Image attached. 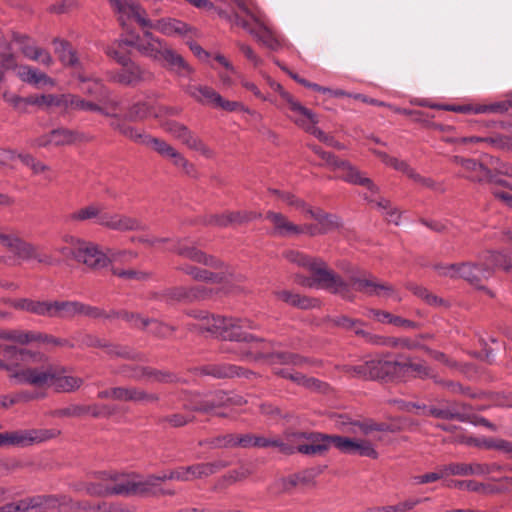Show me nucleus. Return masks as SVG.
<instances>
[{"mask_svg": "<svg viewBox=\"0 0 512 512\" xmlns=\"http://www.w3.org/2000/svg\"><path fill=\"white\" fill-rule=\"evenodd\" d=\"M277 297L282 301L286 302L289 305L301 308L308 309L313 306V300L307 297H302L299 294H294L288 290L278 291L276 293Z\"/></svg>", "mask_w": 512, "mask_h": 512, "instance_id": "47", "label": "nucleus"}, {"mask_svg": "<svg viewBox=\"0 0 512 512\" xmlns=\"http://www.w3.org/2000/svg\"><path fill=\"white\" fill-rule=\"evenodd\" d=\"M266 219L273 224V234L278 237H290L304 232L301 226L290 222L281 213L269 211L266 213Z\"/></svg>", "mask_w": 512, "mask_h": 512, "instance_id": "31", "label": "nucleus"}, {"mask_svg": "<svg viewBox=\"0 0 512 512\" xmlns=\"http://www.w3.org/2000/svg\"><path fill=\"white\" fill-rule=\"evenodd\" d=\"M0 245L7 248L17 258L30 261L36 260L38 263L47 265L54 264V259L45 253H42L35 245L25 242L19 237L0 232Z\"/></svg>", "mask_w": 512, "mask_h": 512, "instance_id": "9", "label": "nucleus"}, {"mask_svg": "<svg viewBox=\"0 0 512 512\" xmlns=\"http://www.w3.org/2000/svg\"><path fill=\"white\" fill-rule=\"evenodd\" d=\"M55 505L56 500L53 497L36 496L5 504L0 507V512H34L33 509Z\"/></svg>", "mask_w": 512, "mask_h": 512, "instance_id": "25", "label": "nucleus"}, {"mask_svg": "<svg viewBox=\"0 0 512 512\" xmlns=\"http://www.w3.org/2000/svg\"><path fill=\"white\" fill-rule=\"evenodd\" d=\"M162 61L166 64V68L180 78L190 79L194 73V69L185 61V59L177 52L171 49H162Z\"/></svg>", "mask_w": 512, "mask_h": 512, "instance_id": "28", "label": "nucleus"}, {"mask_svg": "<svg viewBox=\"0 0 512 512\" xmlns=\"http://www.w3.org/2000/svg\"><path fill=\"white\" fill-rule=\"evenodd\" d=\"M451 161L463 168L464 173L461 175L466 179L473 182H484L494 181L491 170L488 169L484 164L478 162L472 158H464L462 156L455 155L451 158Z\"/></svg>", "mask_w": 512, "mask_h": 512, "instance_id": "19", "label": "nucleus"}, {"mask_svg": "<svg viewBox=\"0 0 512 512\" xmlns=\"http://www.w3.org/2000/svg\"><path fill=\"white\" fill-rule=\"evenodd\" d=\"M18 75L22 81L34 85L36 87L53 85L54 81L45 73L30 66H21Z\"/></svg>", "mask_w": 512, "mask_h": 512, "instance_id": "39", "label": "nucleus"}, {"mask_svg": "<svg viewBox=\"0 0 512 512\" xmlns=\"http://www.w3.org/2000/svg\"><path fill=\"white\" fill-rule=\"evenodd\" d=\"M201 375L212 376L217 379L231 378L234 376H243L249 378L253 375L252 371L245 370L242 367L228 363H211L199 367Z\"/></svg>", "mask_w": 512, "mask_h": 512, "instance_id": "24", "label": "nucleus"}, {"mask_svg": "<svg viewBox=\"0 0 512 512\" xmlns=\"http://www.w3.org/2000/svg\"><path fill=\"white\" fill-rule=\"evenodd\" d=\"M18 367V360H14L12 369L9 371V378L14 380L16 384H29L36 387H42L46 385L45 369H18Z\"/></svg>", "mask_w": 512, "mask_h": 512, "instance_id": "23", "label": "nucleus"}, {"mask_svg": "<svg viewBox=\"0 0 512 512\" xmlns=\"http://www.w3.org/2000/svg\"><path fill=\"white\" fill-rule=\"evenodd\" d=\"M151 78L152 74L150 72L141 69L133 61L121 65L119 70L110 74V79L113 82L124 86H136L141 82L149 81Z\"/></svg>", "mask_w": 512, "mask_h": 512, "instance_id": "17", "label": "nucleus"}, {"mask_svg": "<svg viewBox=\"0 0 512 512\" xmlns=\"http://www.w3.org/2000/svg\"><path fill=\"white\" fill-rule=\"evenodd\" d=\"M154 115L157 117L155 108L147 101L137 102L133 104L127 113V117L130 120H140L148 116Z\"/></svg>", "mask_w": 512, "mask_h": 512, "instance_id": "48", "label": "nucleus"}, {"mask_svg": "<svg viewBox=\"0 0 512 512\" xmlns=\"http://www.w3.org/2000/svg\"><path fill=\"white\" fill-rule=\"evenodd\" d=\"M230 395L225 391H215L205 395L184 393L181 398V407L187 411L200 413H213L220 407H228Z\"/></svg>", "mask_w": 512, "mask_h": 512, "instance_id": "8", "label": "nucleus"}, {"mask_svg": "<svg viewBox=\"0 0 512 512\" xmlns=\"http://www.w3.org/2000/svg\"><path fill=\"white\" fill-rule=\"evenodd\" d=\"M465 407L466 406L462 403L441 400L439 401V406L427 407L426 416L443 420L467 422L468 415L464 412Z\"/></svg>", "mask_w": 512, "mask_h": 512, "instance_id": "20", "label": "nucleus"}, {"mask_svg": "<svg viewBox=\"0 0 512 512\" xmlns=\"http://www.w3.org/2000/svg\"><path fill=\"white\" fill-rule=\"evenodd\" d=\"M294 122L307 132L311 133L313 136L318 138L320 141L324 142L328 146H331L336 149H344V146L335 140L332 136L325 134L320 128L314 126L315 123H311L308 120L303 118H295Z\"/></svg>", "mask_w": 512, "mask_h": 512, "instance_id": "41", "label": "nucleus"}, {"mask_svg": "<svg viewBox=\"0 0 512 512\" xmlns=\"http://www.w3.org/2000/svg\"><path fill=\"white\" fill-rule=\"evenodd\" d=\"M103 349L106 350L107 355L111 358L118 357L140 362L144 361V355L142 353L126 345L114 344L106 341V346H104Z\"/></svg>", "mask_w": 512, "mask_h": 512, "instance_id": "40", "label": "nucleus"}, {"mask_svg": "<svg viewBox=\"0 0 512 512\" xmlns=\"http://www.w3.org/2000/svg\"><path fill=\"white\" fill-rule=\"evenodd\" d=\"M305 213L318 222L319 227L325 234L339 228L341 225L337 215L326 213L322 209H312L308 207Z\"/></svg>", "mask_w": 512, "mask_h": 512, "instance_id": "37", "label": "nucleus"}, {"mask_svg": "<svg viewBox=\"0 0 512 512\" xmlns=\"http://www.w3.org/2000/svg\"><path fill=\"white\" fill-rule=\"evenodd\" d=\"M52 144L56 146L71 144L75 141V133L69 129L60 128L50 132Z\"/></svg>", "mask_w": 512, "mask_h": 512, "instance_id": "58", "label": "nucleus"}, {"mask_svg": "<svg viewBox=\"0 0 512 512\" xmlns=\"http://www.w3.org/2000/svg\"><path fill=\"white\" fill-rule=\"evenodd\" d=\"M325 164L332 169H340L343 171L341 179L349 184L360 185L368 188L372 192L377 191V187L374 182L365 177L355 166L350 162L339 159L335 154L329 153L325 158Z\"/></svg>", "mask_w": 512, "mask_h": 512, "instance_id": "13", "label": "nucleus"}, {"mask_svg": "<svg viewBox=\"0 0 512 512\" xmlns=\"http://www.w3.org/2000/svg\"><path fill=\"white\" fill-rule=\"evenodd\" d=\"M180 254L187 259L202 263L206 266L218 267L220 265L219 260L215 259L213 256L206 255L195 247H184L180 250Z\"/></svg>", "mask_w": 512, "mask_h": 512, "instance_id": "46", "label": "nucleus"}, {"mask_svg": "<svg viewBox=\"0 0 512 512\" xmlns=\"http://www.w3.org/2000/svg\"><path fill=\"white\" fill-rule=\"evenodd\" d=\"M190 31V27L176 19H162V34L166 35H186Z\"/></svg>", "mask_w": 512, "mask_h": 512, "instance_id": "53", "label": "nucleus"}, {"mask_svg": "<svg viewBox=\"0 0 512 512\" xmlns=\"http://www.w3.org/2000/svg\"><path fill=\"white\" fill-rule=\"evenodd\" d=\"M119 318L130 323L132 327L139 329H145L150 323L154 322L151 318L142 317L140 314L131 313L126 310L120 311Z\"/></svg>", "mask_w": 512, "mask_h": 512, "instance_id": "57", "label": "nucleus"}, {"mask_svg": "<svg viewBox=\"0 0 512 512\" xmlns=\"http://www.w3.org/2000/svg\"><path fill=\"white\" fill-rule=\"evenodd\" d=\"M162 129L189 149L195 150L206 157L212 156V151L208 146L184 124L172 120L162 121Z\"/></svg>", "mask_w": 512, "mask_h": 512, "instance_id": "11", "label": "nucleus"}, {"mask_svg": "<svg viewBox=\"0 0 512 512\" xmlns=\"http://www.w3.org/2000/svg\"><path fill=\"white\" fill-rule=\"evenodd\" d=\"M391 348H402L407 350H423L424 344L418 339H411L409 337H391Z\"/></svg>", "mask_w": 512, "mask_h": 512, "instance_id": "60", "label": "nucleus"}, {"mask_svg": "<svg viewBox=\"0 0 512 512\" xmlns=\"http://www.w3.org/2000/svg\"><path fill=\"white\" fill-rule=\"evenodd\" d=\"M347 283L350 286V292H352L353 287L356 291L361 292L367 296H385L396 301L401 300V297L391 285L377 282L371 274H352L349 277V282ZM351 294L354 295L353 293ZM354 299L355 296H353V300Z\"/></svg>", "mask_w": 512, "mask_h": 512, "instance_id": "10", "label": "nucleus"}, {"mask_svg": "<svg viewBox=\"0 0 512 512\" xmlns=\"http://www.w3.org/2000/svg\"><path fill=\"white\" fill-rule=\"evenodd\" d=\"M46 392H38V391H20L11 395L10 403L15 405L17 403H27L37 399H43L46 397Z\"/></svg>", "mask_w": 512, "mask_h": 512, "instance_id": "62", "label": "nucleus"}, {"mask_svg": "<svg viewBox=\"0 0 512 512\" xmlns=\"http://www.w3.org/2000/svg\"><path fill=\"white\" fill-rule=\"evenodd\" d=\"M13 41L19 45L23 55L31 60L39 61L45 66H50L53 62L52 57L48 51L34 45L32 39L24 34L13 33Z\"/></svg>", "mask_w": 512, "mask_h": 512, "instance_id": "22", "label": "nucleus"}, {"mask_svg": "<svg viewBox=\"0 0 512 512\" xmlns=\"http://www.w3.org/2000/svg\"><path fill=\"white\" fill-rule=\"evenodd\" d=\"M369 380H396L395 360L373 359L368 361Z\"/></svg>", "mask_w": 512, "mask_h": 512, "instance_id": "33", "label": "nucleus"}, {"mask_svg": "<svg viewBox=\"0 0 512 512\" xmlns=\"http://www.w3.org/2000/svg\"><path fill=\"white\" fill-rule=\"evenodd\" d=\"M284 258L299 267L312 273V280L317 287L326 289L333 294L340 295L344 300L352 302L353 295L350 286L341 276L327 269L326 263L317 257H310L298 250H287Z\"/></svg>", "mask_w": 512, "mask_h": 512, "instance_id": "3", "label": "nucleus"}, {"mask_svg": "<svg viewBox=\"0 0 512 512\" xmlns=\"http://www.w3.org/2000/svg\"><path fill=\"white\" fill-rule=\"evenodd\" d=\"M338 435H326L321 433H309V437L307 440L310 442L309 444H298L297 452L306 454V455H317L322 454L328 450L330 446L335 447L334 439L337 438Z\"/></svg>", "mask_w": 512, "mask_h": 512, "instance_id": "26", "label": "nucleus"}, {"mask_svg": "<svg viewBox=\"0 0 512 512\" xmlns=\"http://www.w3.org/2000/svg\"><path fill=\"white\" fill-rule=\"evenodd\" d=\"M435 268L441 276L462 278L493 296L489 289L479 286V284L490 278L495 268H501L512 273V258L502 251H490L483 264L464 262L461 264L437 265Z\"/></svg>", "mask_w": 512, "mask_h": 512, "instance_id": "2", "label": "nucleus"}, {"mask_svg": "<svg viewBox=\"0 0 512 512\" xmlns=\"http://www.w3.org/2000/svg\"><path fill=\"white\" fill-rule=\"evenodd\" d=\"M111 272L113 275L124 279V280H136V281H144L146 280L149 275L142 271H137L134 269H119L112 267Z\"/></svg>", "mask_w": 512, "mask_h": 512, "instance_id": "61", "label": "nucleus"}, {"mask_svg": "<svg viewBox=\"0 0 512 512\" xmlns=\"http://www.w3.org/2000/svg\"><path fill=\"white\" fill-rule=\"evenodd\" d=\"M162 156H167L177 168H181L183 172L194 177L196 175L195 167L180 152L171 145L162 141Z\"/></svg>", "mask_w": 512, "mask_h": 512, "instance_id": "38", "label": "nucleus"}, {"mask_svg": "<svg viewBox=\"0 0 512 512\" xmlns=\"http://www.w3.org/2000/svg\"><path fill=\"white\" fill-rule=\"evenodd\" d=\"M32 342L51 344L54 346L74 348L71 341L52 336L50 334L0 327V355L9 360L17 358V356L28 355L30 352L25 348H18L16 344L28 345Z\"/></svg>", "mask_w": 512, "mask_h": 512, "instance_id": "4", "label": "nucleus"}, {"mask_svg": "<svg viewBox=\"0 0 512 512\" xmlns=\"http://www.w3.org/2000/svg\"><path fill=\"white\" fill-rule=\"evenodd\" d=\"M395 360V378L403 380L407 377H430V368L422 360H415L402 354L396 356Z\"/></svg>", "mask_w": 512, "mask_h": 512, "instance_id": "16", "label": "nucleus"}, {"mask_svg": "<svg viewBox=\"0 0 512 512\" xmlns=\"http://www.w3.org/2000/svg\"><path fill=\"white\" fill-rule=\"evenodd\" d=\"M100 225L121 232L139 230L142 227L136 218L106 212L100 218Z\"/></svg>", "mask_w": 512, "mask_h": 512, "instance_id": "30", "label": "nucleus"}, {"mask_svg": "<svg viewBox=\"0 0 512 512\" xmlns=\"http://www.w3.org/2000/svg\"><path fill=\"white\" fill-rule=\"evenodd\" d=\"M393 403L398 406V408L405 412H414L419 416H426L427 406L425 404H420L417 402L404 401L401 399L393 400Z\"/></svg>", "mask_w": 512, "mask_h": 512, "instance_id": "63", "label": "nucleus"}, {"mask_svg": "<svg viewBox=\"0 0 512 512\" xmlns=\"http://www.w3.org/2000/svg\"><path fill=\"white\" fill-rule=\"evenodd\" d=\"M156 397L135 387H115V399L118 401H152Z\"/></svg>", "mask_w": 512, "mask_h": 512, "instance_id": "43", "label": "nucleus"}, {"mask_svg": "<svg viewBox=\"0 0 512 512\" xmlns=\"http://www.w3.org/2000/svg\"><path fill=\"white\" fill-rule=\"evenodd\" d=\"M184 91L195 101L203 105L210 104L215 107L217 101H220V94L206 85H187Z\"/></svg>", "mask_w": 512, "mask_h": 512, "instance_id": "35", "label": "nucleus"}, {"mask_svg": "<svg viewBox=\"0 0 512 512\" xmlns=\"http://www.w3.org/2000/svg\"><path fill=\"white\" fill-rule=\"evenodd\" d=\"M224 466H225V464L223 462L199 464L196 466L189 467L185 471L177 470V471L170 472L169 475L162 474V482L166 479H177V480L187 481V480H190L195 477H201L203 475L212 474Z\"/></svg>", "mask_w": 512, "mask_h": 512, "instance_id": "27", "label": "nucleus"}, {"mask_svg": "<svg viewBox=\"0 0 512 512\" xmlns=\"http://www.w3.org/2000/svg\"><path fill=\"white\" fill-rule=\"evenodd\" d=\"M349 424L351 426L349 431L356 433L357 432L356 428H358L359 431L364 435H368V434L372 433L373 431L383 432V431L387 430L386 424L376 423V422H373L372 420L354 421V422H350Z\"/></svg>", "mask_w": 512, "mask_h": 512, "instance_id": "54", "label": "nucleus"}, {"mask_svg": "<svg viewBox=\"0 0 512 512\" xmlns=\"http://www.w3.org/2000/svg\"><path fill=\"white\" fill-rule=\"evenodd\" d=\"M368 368V361H366L359 365H344L342 371L350 377L368 380Z\"/></svg>", "mask_w": 512, "mask_h": 512, "instance_id": "64", "label": "nucleus"}, {"mask_svg": "<svg viewBox=\"0 0 512 512\" xmlns=\"http://www.w3.org/2000/svg\"><path fill=\"white\" fill-rule=\"evenodd\" d=\"M12 306L17 310H22L37 316L51 318V301L33 300L30 298H21L14 300Z\"/></svg>", "mask_w": 512, "mask_h": 512, "instance_id": "34", "label": "nucleus"}, {"mask_svg": "<svg viewBox=\"0 0 512 512\" xmlns=\"http://www.w3.org/2000/svg\"><path fill=\"white\" fill-rule=\"evenodd\" d=\"M125 379L135 381H150L158 378V371L147 366L122 364L112 371Z\"/></svg>", "mask_w": 512, "mask_h": 512, "instance_id": "29", "label": "nucleus"}, {"mask_svg": "<svg viewBox=\"0 0 512 512\" xmlns=\"http://www.w3.org/2000/svg\"><path fill=\"white\" fill-rule=\"evenodd\" d=\"M355 335L363 338V340L370 345L391 347V337L375 334L364 330L362 327H356Z\"/></svg>", "mask_w": 512, "mask_h": 512, "instance_id": "49", "label": "nucleus"}, {"mask_svg": "<svg viewBox=\"0 0 512 512\" xmlns=\"http://www.w3.org/2000/svg\"><path fill=\"white\" fill-rule=\"evenodd\" d=\"M70 369L66 366L49 365L45 368L46 385H50L56 392L71 393L83 385V379L67 375Z\"/></svg>", "mask_w": 512, "mask_h": 512, "instance_id": "12", "label": "nucleus"}, {"mask_svg": "<svg viewBox=\"0 0 512 512\" xmlns=\"http://www.w3.org/2000/svg\"><path fill=\"white\" fill-rule=\"evenodd\" d=\"M80 301H51V318L72 319L80 315Z\"/></svg>", "mask_w": 512, "mask_h": 512, "instance_id": "36", "label": "nucleus"}, {"mask_svg": "<svg viewBox=\"0 0 512 512\" xmlns=\"http://www.w3.org/2000/svg\"><path fill=\"white\" fill-rule=\"evenodd\" d=\"M280 96L289 104L290 109L296 114L293 117V120L295 118H303L311 123L318 122L317 117L312 110L306 108L300 102L295 100L290 93L285 90H281Z\"/></svg>", "mask_w": 512, "mask_h": 512, "instance_id": "44", "label": "nucleus"}, {"mask_svg": "<svg viewBox=\"0 0 512 512\" xmlns=\"http://www.w3.org/2000/svg\"><path fill=\"white\" fill-rule=\"evenodd\" d=\"M210 295V290H208L204 285L199 284L191 287L189 290L179 289L176 292L177 299H188V300H204L207 299Z\"/></svg>", "mask_w": 512, "mask_h": 512, "instance_id": "52", "label": "nucleus"}, {"mask_svg": "<svg viewBox=\"0 0 512 512\" xmlns=\"http://www.w3.org/2000/svg\"><path fill=\"white\" fill-rule=\"evenodd\" d=\"M334 441L335 448L342 453L356 454L372 459H376L378 457V453L374 446L367 440H354L348 437L338 436Z\"/></svg>", "mask_w": 512, "mask_h": 512, "instance_id": "21", "label": "nucleus"}, {"mask_svg": "<svg viewBox=\"0 0 512 512\" xmlns=\"http://www.w3.org/2000/svg\"><path fill=\"white\" fill-rule=\"evenodd\" d=\"M49 430H17L12 432L0 433V447L17 446L26 447L34 443L43 442L51 438Z\"/></svg>", "mask_w": 512, "mask_h": 512, "instance_id": "14", "label": "nucleus"}, {"mask_svg": "<svg viewBox=\"0 0 512 512\" xmlns=\"http://www.w3.org/2000/svg\"><path fill=\"white\" fill-rule=\"evenodd\" d=\"M119 14V21L124 26L126 20H135L141 28L152 27V21L147 18L144 9L136 0H109Z\"/></svg>", "mask_w": 512, "mask_h": 512, "instance_id": "15", "label": "nucleus"}, {"mask_svg": "<svg viewBox=\"0 0 512 512\" xmlns=\"http://www.w3.org/2000/svg\"><path fill=\"white\" fill-rule=\"evenodd\" d=\"M272 363H279L284 365H293V366H301L304 363L308 362L307 358L300 356L299 354L289 353V352H281V353H273L269 355Z\"/></svg>", "mask_w": 512, "mask_h": 512, "instance_id": "51", "label": "nucleus"}, {"mask_svg": "<svg viewBox=\"0 0 512 512\" xmlns=\"http://www.w3.org/2000/svg\"><path fill=\"white\" fill-rule=\"evenodd\" d=\"M55 53L58 55L60 61L64 65L75 67L78 65L79 60L76 51L72 48L69 42L55 38L53 40Z\"/></svg>", "mask_w": 512, "mask_h": 512, "instance_id": "42", "label": "nucleus"}, {"mask_svg": "<svg viewBox=\"0 0 512 512\" xmlns=\"http://www.w3.org/2000/svg\"><path fill=\"white\" fill-rule=\"evenodd\" d=\"M184 272L193 279L198 281H206V282H218L222 279L220 274L210 272L206 269L198 268L192 265H185L182 268Z\"/></svg>", "mask_w": 512, "mask_h": 512, "instance_id": "50", "label": "nucleus"}, {"mask_svg": "<svg viewBox=\"0 0 512 512\" xmlns=\"http://www.w3.org/2000/svg\"><path fill=\"white\" fill-rule=\"evenodd\" d=\"M67 243L68 245L59 249V252L67 258H72L95 270L107 267L110 263L111 259L108 255L92 242L70 237Z\"/></svg>", "mask_w": 512, "mask_h": 512, "instance_id": "7", "label": "nucleus"}, {"mask_svg": "<svg viewBox=\"0 0 512 512\" xmlns=\"http://www.w3.org/2000/svg\"><path fill=\"white\" fill-rule=\"evenodd\" d=\"M99 483H90L87 492L91 495H122L147 497L155 494L160 485L159 477L143 478L111 472H100Z\"/></svg>", "mask_w": 512, "mask_h": 512, "instance_id": "1", "label": "nucleus"}, {"mask_svg": "<svg viewBox=\"0 0 512 512\" xmlns=\"http://www.w3.org/2000/svg\"><path fill=\"white\" fill-rule=\"evenodd\" d=\"M79 79L84 83L83 87L81 88L84 93L94 97H100L105 95L106 88L100 80H87L82 77H79Z\"/></svg>", "mask_w": 512, "mask_h": 512, "instance_id": "59", "label": "nucleus"}, {"mask_svg": "<svg viewBox=\"0 0 512 512\" xmlns=\"http://www.w3.org/2000/svg\"><path fill=\"white\" fill-rule=\"evenodd\" d=\"M159 21L152 22V27L142 28L143 35L134 33L123 34L112 45L105 49L106 54L113 58L118 64L124 65L130 61V57L122 51L124 46L135 47L143 56L157 59L160 53V40L150 30L158 31Z\"/></svg>", "mask_w": 512, "mask_h": 512, "instance_id": "6", "label": "nucleus"}, {"mask_svg": "<svg viewBox=\"0 0 512 512\" xmlns=\"http://www.w3.org/2000/svg\"><path fill=\"white\" fill-rule=\"evenodd\" d=\"M17 157L24 165L29 167L34 174H41L49 170V167L44 163L38 161L30 154H22L19 153L17 155L12 156V158Z\"/></svg>", "mask_w": 512, "mask_h": 512, "instance_id": "56", "label": "nucleus"}, {"mask_svg": "<svg viewBox=\"0 0 512 512\" xmlns=\"http://www.w3.org/2000/svg\"><path fill=\"white\" fill-rule=\"evenodd\" d=\"M103 208L98 204H90L82 207L68 216L70 222H83L90 219H97L100 225V218L103 216Z\"/></svg>", "mask_w": 512, "mask_h": 512, "instance_id": "45", "label": "nucleus"}, {"mask_svg": "<svg viewBox=\"0 0 512 512\" xmlns=\"http://www.w3.org/2000/svg\"><path fill=\"white\" fill-rule=\"evenodd\" d=\"M41 99L42 101H45L46 107H58L64 111L69 110V99H71L70 94H43Z\"/></svg>", "mask_w": 512, "mask_h": 512, "instance_id": "55", "label": "nucleus"}, {"mask_svg": "<svg viewBox=\"0 0 512 512\" xmlns=\"http://www.w3.org/2000/svg\"><path fill=\"white\" fill-rule=\"evenodd\" d=\"M196 317L201 320L199 330L208 332L214 337L235 342L262 341L253 334L245 331V329L258 328L257 324L249 319H235L221 316L209 317L204 311H201Z\"/></svg>", "mask_w": 512, "mask_h": 512, "instance_id": "5", "label": "nucleus"}, {"mask_svg": "<svg viewBox=\"0 0 512 512\" xmlns=\"http://www.w3.org/2000/svg\"><path fill=\"white\" fill-rule=\"evenodd\" d=\"M113 129L119 131L125 137L141 144L151 146L156 152L160 153V142L157 138L150 137L149 135L143 134L136 130L134 127L121 122L119 120L111 123Z\"/></svg>", "mask_w": 512, "mask_h": 512, "instance_id": "32", "label": "nucleus"}, {"mask_svg": "<svg viewBox=\"0 0 512 512\" xmlns=\"http://www.w3.org/2000/svg\"><path fill=\"white\" fill-rule=\"evenodd\" d=\"M239 8L243 13L249 16L257 25L255 29H249V34L261 42L270 50H278L280 48V41L277 39L271 30L264 24L261 16L252 12L244 3H239Z\"/></svg>", "mask_w": 512, "mask_h": 512, "instance_id": "18", "label": "nucleus"}]
</instances>
